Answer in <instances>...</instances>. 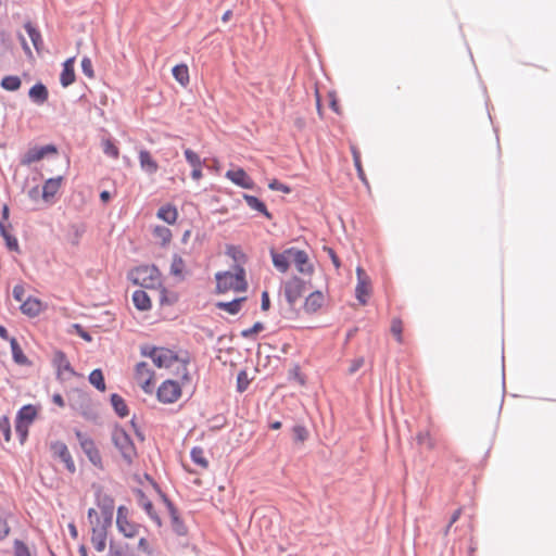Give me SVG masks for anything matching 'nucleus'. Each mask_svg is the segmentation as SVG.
Wrapping results in <instances>:
<instances>
[{
  "instance_id": "nucleus-30",
  "label": "nucleus",
  "mask_w": 556,
  "mask_h": 556,
  "mask_svg": "<svg viewBox=\"0 0 556 556\" xmlns=\"http://www.w3.org/2000/svg\"><path fill=\"white\" fill-rule=\"evenodd\" d=\"M243 199L250 208L262 213L268 219L271 218V214L267 211L266 205L258 198L250 194H243Z\"/></svg>"
},
{
  "instance_id": "nucleus-29",
  "label": "nucleus",
  "mask_w": 556,
  "mask_h": 556,
  "mask_svg": "<svg viewBox=\"0 0 556 556\" xmlns=\"http://www.w3.org/2000/svg\"><path fill=\"white\" fill-rule=\"evenodd\" d=\"M10 345H11L13 361L16 364L24 365V366L30 365V361L24 354L22 348L20 346V344L15 338L10 339Z\"/></svg>"
},
{
  "instance_id": "nucleus-12",
  "label": "nucleus",
  "mask_w": 556,
  "mask_h": 556,
  "mask_svg": "<svg viewBox=\"0 0 556 556\" xmlns=\"http://www.w3.org/2000/svg\"><path fill=\"white\" fill-rule=\"evenodd\" d=\"M50 451H51L53 457H56L64 463L66 469L71 473L75 472V470H76L75 463H74L72 455L64 442L55 441V442L51 443Z\"/></svg>"
},
{
  "instance_id": "nucleus-35",
  "label": "nucleus",
  "mask_w": 556,
  "mask_h": 556,
  "mask_svg": "<svg viewBox=\"0 0 556 556\" xmlns=\"http://www.w3.org/2000/svg\"><path fill=\"white\" fill-rule=\"evenodd\" d=\"M132 546L137 556H153L152 543L146 538H140L138 543Z\"/></svg>"
},
{
  "instance_id": "nucleus-22",
  "label": "nucleus",
  "mask_w": 556,
  "mask_h": 556,
  "mask_svg": "<svg viewBox=\"0 0 556 556\" xmlns=\"http://www.w3.org/2000/svg\"><path fill=\"white\" fill-rule=\"evenodd\" d=\"M75 58H70L63 63V68L60 75V83L63 87H68L75 81Z\"/></svg>"
},
{
  "instance_id": "nucleus-14",
  "label": "nucleus",
  "mask_w": 556,
  "mask_h": 556,
  "mask_svg": "<svg viewBox=\"0 0 556 556\" xmlns=\"http://www.w3.org/2000/svg\"><path fill=\"white\" fill-rule=\"evenodd\" d=\"M292 262L294 263L298 271L304 275H311L314 271V266L309 262L308 255L305 251L296 248H290Z\"/></svg>"
},
{
  "instance_id": "nucleus-41",
  "label": "nucleus",
  "mask_w": 556,
  "mask_h": 556,
  "mask_svg": "<svg viewBox=\"0 0 556 556\" xmlns=\"http://www.w3.org/2000/svg\"><path fill=\"white\" fill-rule=\"evenodd\" d=\"M416 441L418 445H425L428 450H433L435 443L429 431H420L416 435Z\"/></svg>"
},
{
  "instance_id": "nucleus-52",
  "label": "nucleus",
  "mask_w": 556,
  "mask_h": 556,
  "mask_svg": "<svg viewBox=\"0 0 556 556\" xmlns=\"http://www.w3.org/2000/svg\"><path fill=\"white\" fill-rule=\"evenodd\" d=\"M81 71L88 78L94 77L92 62L87 56L81 60Z\"/></svg>"
},
{
  "instance_id": "nucleus-16",
  "label": "nucleus",
  "mask_w": 556,
  "mask_h": 556,
  "mask_svg": "<svg viewBox=\"0 0 556 556\" xmlns=\"http://www.w3.org/2000/svg\"><path fill=\"white\" fill-rule=\"evenodd\" d=\"M226 178L243 189H253L255 186L253 179L245 173L243 168L227 170Z\"/></svg>"
},
{
  "instance_id": "nucleus-25",
  "label": "nucleus",
  "mask_w": 556,
  "mask_h": 556,
  "mask_svg": "<svg viewBox=\"0 0 556 556\" xmlns=\"http://www.w3.org/2000/svg\"><path fill=\"white\" fill-rule=\"evenodd\" d=\"M28 96L33 102L40 105L48 100L49 93L47 87L38 83L29 89Z\"/></svg>"
},
{
  "instance_id": "nucleus-9",
  "label": "nucleus",
  "mask_w": 556,
  "mask_h": 556,
  "mask_svg": "<svg viewBox=\"0 0 556 556\" xmlns=\"http://www.w3.org/2000/svg\"><path fill=\"white\" fill-rule=\"evenodd\" d=\"M52 364L56 371V378L61 381H67L77 376L65 353L62 351L53 353Z\"/></svg>"
},
{
  "instance_id": "nucleus-28",
  "label": "nucleus",
  "mask_w": 556,
  "mask_h": 556,
  "mask_svg": "<svg viewBox=\"0 0 556 556\" xmlns=\"http://www.w3.org/2000/svg\"><path fill=\"white\" fill-rule=\"evenodd\" d=\"M24 28L27 31L34 48L37 52H41L43 47V41L40 31L33 25L31 22H26L24 24Z\"/></svg>"
},
{
  "instance_id": "nucleus-44",
  "label": "nucleus",
  "mask_w": 556,
  "mask_h": 556,
  "mask_svg": "<svg viewBox=\"0 0 556 556\" xmlns=\"http://www.w3.org/2000/svg\"><path fill=\"white\" fill-rule=\"evenodd\" d=\"M391 332L395 337L396 341L403 343V321L400 318H393L391 323Z\"/></svg>"
},
{
  "instance_id": "nucleus-60",
  "label": "nucleus",
  "mask_w": 556,
  "mask_h": 556,
  "mask_svg": "<svg viewBox=\"0 0 556 556\" xmlns=\"http://www.w3.org/2000/svg\"><path fill=\"white\" fill-rule=\"evenodd\" d=\"M460 515H462V509L460 508L456 509L453 513V515L451 516L450 522H448V525L446 527L445 534H447V532L451 529V527L459 519Z\"/></svg>"
},
{
  "instance_id": "nucleus-37",
  "label": "nucleus",
  "mask_w": 556,
  "mask_h": 556,
  "mask_svg": "<svg viewBox=\"0 0 556 556\" xmlns=\"http://www.w3.org/2000/svg\"><path fill=\"white\" fill-rule=\"evenodd\" d=\"M111 403L118 416L126 417L128 415L127 404L122 396H119L118 394H112Z\"/></svg>"
},
{
  "instance_id": "nucleus-11",
  "label": "nucleus",
  "mask_w": 556,
  "mask_h": 556,
  "mask_svg": "<svg viewBox=\"0 0 556 556\" xmlns=\"http://www.w3.org/2000/svg\"><path fill=\"white\" fill-rule=\"evenodd\" d=\"M357 285L355 288L356 299L361 304L365 305L371 294V281L366 271L362 267L356 268Z\"/></svg>"
},
{
  "instance_id": "nucleus-46",
  "label": "nucleus",
  "mask_w": 556,
  "mask_h": 556,
  "mask_svg": "<svg viewBox=\"0 0 556 556\" xmlns=\"http://www.w3.org/2000/svg\"><path fill=\"white\" fill-rule=\"evenodd\" d=\"M185 157L192 168L202 167V161L200 156L191 149L185 150Z\"/></svg>"
},
{
  "instance_id": "nucleus-18",
  "label": "nucleus",
  "mask_w": 556,
  "mask_h": 556,
  "mask_svg": "<svg viewBox=\"0 0 556 556\" xmlns=\"http://www.w3.org/2000/svg\"><path fill=\"white\" fill-rule=\"evenodd\" d=\"M138 160L141 169L147 174L153 175L159 170V164L150 151L146 149L139 150Z\"/></svg>"
},
{
  "instance_id": "nucleus-31",
  "label": "nucleus",
  "mask_w": 556,
  "mask_h": 556,
  "mask_svg": "<svg viewBox=\"0 0 556 556\" xmlns=\"http://www.w3.org/2000/svg\"><path fill=\"white\" fill-rule=\"evenodd\" d=\"M36 416V407L33 405H25L17 412L16 420L23 421V424H27L30 426V424L35 420Z\"/></svg>"
},
{
  "instance_id": "nucleus-33",
  "label": "nucleus",
  "mask_w": 556,
  "mask_h": 556,
  "mask_svg": "<svg viewBox=\"0 0 556 556\" xmlns=\"http://www.w3.org/2000/svg\"><path fill=\"white\" fill-rule=\"evenodd\" d=\"M135 306L140 311H146L151 307V300L148 293L143 290H137L132 294Z\"/></svg>"
},
{
  "instance_id": "nucleus-2",
  "label": "nucleus",
  "mask_w": 556,
  "mask_h": 556,
  "mask_svg": "<svg viewBox=\"0 0 556 556\" xmlns=\"http://www.w3.org/2000/svg\"><path fill=\"white\" fill-rule=\"evenodd\" d=\"M215 278L218 293H226L228 291L239 292L247 289L244 268L233 269V271L217 273Z\"/></svg>"
},
{
  "instance_id": "nucleus-49",
  "label": "nucleus",
  "mask_w": 556,
  "mask_h": 556,
  "mask_svg": "<svg viewBox=\"0 0 556 556\" xmlns=\"http://www.w3.org/2000/svg\"><path fill=\"white\" fill-rule=\"evenodd\" d=\"M250 384V380L248 378V374L245 371H240L237 377V390L239 392H243L248 389Z\"/></svg>"
},
{
  "instance_id": "nucleus-20",
  "label": "nucleus",
  "mask_w": 556,
  "mask_h": 556,
  "mask_svg": "<svg viewBox=\"0 0 556 556\" xmlns=\"http://www.w3.org/2000/svg\"><path fill=\"white\" fill-rule=\"evenodd\" d=\"M62 180L63 178L61 176L46 180L42 187V199L45 202H52L62 186Z\"/></svg>"
},
{
  "instance_id": "nucleus-47",
  "label": "nucleus",
  "mask_w": 556,
  "mask_h": 556,
  "mask_svg": "<svg viewBox=\"0 0 556 556\" xmlns=\"http://www.w3.org/2000/svg\"><path fill=\"white\" fill-rule=\"evenodd\" d=\"M0 432L2 433L5 442L11 441V425L7 416H2L0 418Z\"/></svg>"
},
{
  "instance_id": "nucleus-58",
  "label": "nucleus",
  "mask_w": 556,
  "mask_h": 556,
  "mask_svg": "<svg viewBox=\"0 0 556 556\" xmlns=\"http://www.w3.org/2000/svg\"><path fill=\"white\" fill-rule=\"evenodd\" d=\"M364 365V358L358 357L351 362V365L349 367V374L353 375L362 366Z\"/></svg>"
},
{
  "instance_id": "nucleus-13",
  "label": "nucleus",
  "mask_w": 556,
  "mask_h": 556,
  "mask_svg": "<svg viewBox=\"0 0 556 556\" xmlns=\"http://www.w3.org/2000/svg\"><path fill=\"white\" fill-rule=\"evenodd\" d=\"M305 282L298 277H292L285 285V295L289 304L293 305L304 293Z\"/></svg>"
},
{
  "instance_id": "nucleus-6",
  "label": "nucleus",
  "mask_w": 556,
  "mask_h": 556,
  "mask_svg": "<svg viewBox=\"0 0 556 556\" xmlns=\"http://www.w3.org/2000/svg\"><path fill=\"white\" fill-rule=\"evenodd\" d=\"M112 441L119 450L124 459L127 463H131L136 456V448L129 434L123 428L116 427L112 432Z\"/></svg>"
},
{
  "instance_id": "nucleus-39",
  "label": "nucleus",
  "mask_w": 556,
  "mask_h": 556,
  "mask_svg": "<svg viewBox=\"0 0 556 556\" xmlns=\"http://www.w3.org/2000/svg\"><path fill=\"white\" fill-rule=\"evenodd\" d=\"M89 381L99 391L103 392L105 390L104 376L101 369L92 370L89 375Z\"/></svg>"
},
{
  "instance_id": "nucleus-59",
  "label": "nucleus",
  "mask_w": 556,
  "mask_h": 556,
  "mask_svg": "<svg viewBox=\"0 0 556 556\" xmlns=\"http://www.w3.org/2000/svg\"><path fill=\"white\" fill-rule=\"evenodd\" d=\"M74 328L76 330V333L85 341L90 342L92 340L91 336L80 325L76 324L74 325Z\"/></svg>"
},
{
  "instance_id": "nucleus-4",
  "label": "nucleus",
  "mask_w": 556,
  "mask_h": 556,
  "mask_svg": "<svg viewBox=\"0 0 556 556\" xmlns=\"http://www.w3.org/2000/svg\"><path fill=\"white\" fill-rule=\"evenodd\" d=\"M134 379L146 394H152L155 387V374L146 362L135 366Z\"/></svg>"
},
{
  "instance_id": "nucleus-23",
  "label": "nucleus",
  "mask_w": 556,
  "mask_h": 556,
  "mask_svg": "<svg viewBox=\"0 0 556 556\" xmlns=\"http://www.w3.org/2000/svg\"><path fill=\"white\" fill-rule=\"evenodd\" d=\"M226 255L233 261V269L243 268V265L247 263V255L238 245H227Z\"/></svg>"
},
{
  "instance_id": "nucleus-5",
  "label": "nucleus",
  "mask_w": 556,
  "mask_h": 556,
  "mask_svg": "<svg viewBox=\"0 0 556 556\" xmlns=\"http://www.w3.org/2000/svg\"><path fill=\"white\" fill-rule=\"evenodd\" d=\"M132 281L143 288L155 289L160 285V273L154 266H139L131 273Z\"/></svg>"
},
{
  "instance_id": "nucleus-57",
  "label": "nucleus",
  "mask_w": 556,
  "mask_h": 556,
  "mask_svg": "<svg viewBox=\"0 0 556 556\" xmlns=\"http://www.w3.org/2000/svg\"><path fill=\"white\" fill-rule=\"evenodd\" d=\"M24 295H25V289L22 285H16L14 288H13V298L17 301V302H23L24 301Z\"/></svg>"
},
{
  "instance_id": "nucleus-26",
  "label": "nucleus",
  "mask_w": 556,
  "mask_h": 556,
  "mask_svg": "<svg viewBox=\"0 0 556 556\" xmlns=\"http://www.w3.org/2000/svg\"><path fill=\"white\" fill-rule=\"evenodd\" d=\"M156 216L165 223L173 225L178 218V211L174 205L166 204L159 208Z\"/></svg>"
},
{
  "instance_id": "nucleus-64",
  "label": "nucleus",
  "mask_w": 556,
  "mask_h": 556,
  "mask_svg": "<svg viewBox=\"0 0 556 556\" xmlns=\"http://www.w3.org/2000/svg\"><path fill=\"white\" fill-rule=\"evenodd\" d=\"M203 174H202V167H195V168H192V172H191V177L194 179V180H200L202 178Z\"/></svg>"
},
{
  "instance_id": "nucleus-45",
  "label": "nucleus",
  "mask_w": 556,
  "mask_h": 556,
  "mask_svg": "<svg viewBox=\"0 0 556 556\" xmlns=\"http://www.w3.org/2000/svg\"><path fill=\"white\" fill-rule=\"evenodd\" d=\"M102 148H103V152L106 155L111 156L112 159H117L119 156V150L112 140H110V139L103 140Z\"/></svg>"
},
{
  "instance_id": "nucleus-62",
  "label": "nucleus",
  "mask_w": 556,
  "mask_h": 556,
  "mask_svg": "<svg viewBox=\"0 0 556 556\" xmlns=\"http://www.w3.org/2000/svg\"><path fill=\"white\" fill-rule=\"evenodd\" d=\"M269 305H270V301H269L268 292L264 291L262 293V304H261L262 309L267 311L269 308Z\"/></svg>"
},
{
  "instance_id": "nucleus-50",
  "label": "nucleus",
  "mask_w": 556,
  "mask_h": 556,
  "mask_svg": "<svg viewBox=\"0 0 556 556\" xmlns=\"http://www.w3.org/2000/svg\"><path fill=\"white\" fill-rule=\"evenodd\" d=\"M353 161H354V165L357 169V174H358V177L362 179V181L364 182H367L366 181V177H365V173H364V169L362 167V162H361V155H359V152L356 151L355 149H353Z\"/></svg>"
},
{
  "instance_id": "nucleus-36",
  "label": "nucleus",
  "mask_w": 556,
  "mask_h": 556,
  "mask_svg": "<svg viewBox=\"0 0 556 556\" xmlns=\"http://www.w3.org/2000/svg\"><path fill=\"white\" fill-rule=\"evenodd\" d=\"M0 86L7 91H16L22 86V80L18 76L9 75L1 79Z\"/></svg>"
},
{
  "instance_id": "nucleus-40",
  "label": "nucleus",
  "mask_w": 556,
  "mask_h": 556,
  "mask_svg": "<svg viewBox=\"0 0 556 556\" xmlns=\"http://www.w3.org/2000/svg\"><path fill=\"white\" fill-rule=\"evenodd\" d=\"M191 459L203 469L208 467V462L205 458L203 448L201 447H193L191 450Z\"/></svg>"
},
{
  "instance_id": "nucleus-53",
  "label": "nucleus",
  "mask_w": 556,
  "mask_h": 556,
  "mask_svg": "<svg viewBox=\"0 0 556 556\" xmlns=\"http://www.w3.org/2000/svg\"><path fill=\"white\" fill-rule=\"evenodd\" d=\"M294 440L304 442L307 439V430L303 426H295L293 428Z\"/></svg>"
},
{
  "instance_id": "nucleus-61",
  "label": "nucleus",
  "mask_w": 556,
  "mask_h": 556,
  "mask_svg": "<svg viewBox=\"0 0 556 556\" xmlns=\"http://www.w3.org/2000/svg\"><path fill=\"white\" fill-rule=\"evenodd\" d=\"M10 528L5 520L0 518V540L4 539L9 534Z\"/></svg>"
},
{
  "instance_id": "nucleus-55",
  "label": "nucleus",
  "mask_w": 556,
  "mask_h": 556,
  "mask_svg": "<svg viewBox=\"0 0 556 556\" xmlns=\"http://www.w3.org/2000/svg\"><path fill=\"white\" fill-rule=\"evenodd\" d=\"M268 187L271 190L281 191L283 193H290L291 189L290 187L279 182L278 180L274 179L271 182H269Z\"/></svg>"
},
{
  "instance_id": "nucleus-43",
  "label": "nucleus",
  "mask_w": 556,
  "mask_h": 556,
  "mask_svg": "<svg viewBox=\"0 0 556 556\" xmlns=\"http://www.w3.org/2000/svg\"><path fill=\"white\" fill-rule=\"evenodd\" d=\"M169 509H170V516H172V522H173V528L175 530V532L179 535H184L186 534L187 532V529L186 527L184 526L182 521L179 519V517L177 516V511L174 507H172L169 505Z\"/></svg>"
},
{
  "instance_id": "nucleus-8",
  "label": "nucleus",
  "mask_w": 556,
  "mask_h": 556,
  "mask_svg": "<svg viewBox=\"0 0 556 556\" xmlns=\"http://www.w3.org/2000/svg\"><path fill=\"white\" fill-rule=\"evenodd\" d=\"M76 438L79 442L81 450L84 451L90 463L97 468H102V457L94 441L80 431H76Z\"/></svg>"
},
{
  "instance_id": "nucleus-63",
  "label": "nucleus",
  "mask_w": 556,
  "mask_h": 556,
  "mask_svg": "<svg viewBox=\"0 0 556 556\" xmlns=\"http://www.w3.org/2000/svg\"><path fill=\"white\" fill-rule=\"evenodd\" d=\"M325 250L328 252L333 265L339 268L340 267V261L334 251L331 248H325Z\"/></svg>"
},
{
  "instance_id": "nucleus-19",
  "label": "nucleus",
  "mask_w": 556,
  "mask_h": 556,
  "mask_svg": "<svg viewBox=\"0 0 556 556\" xmlns=\"http://www.w3.org/2000/svg\"><path fill=\"white\" fill-rule=\"evenodd\" d=\"M290 252V248L285 250L281 253L276 252L275 250H270V256L273 260V264L277 270L280 273H287L290 267V262L292 261V256Z\"/></svg>"
},
{
  "instance_id": "nucleus-7",
  "label": "nucleus",
  "mask_w": 556,
  "mask_h": 556,
  "mask_svg": "<svg viewBox=\"0 0 556 556\" xmlns=\"http://www.w3.org/2000/svg\"><path fill=\"white\" fill-rule=\"evenodd\" d=\"M156 397L163 404H173L181 397V387L175 380H165L157 388Z\"/></svg>"
},
{
  "instance_id": "nucleus-17",
  "label": "nucleus",
  "mask_w": 556,
  "mask_h": 556,
  "mask_svg": "<svg viewBox=\"0 0 556 556\" xmlns=\"http://www.w3.org/2000/svg\"><path fill=\"white\" fill-rule=\"evenodd\" d=\"M325 304V295L321 291H314L306 296L303 309L307 314H315L321 309Z\"/></svg>"
},
{
  "instance_id": "nucleus-24",
  "label": "nucleus",
  "mask_w": 556,
  "mask_h": 556,
  "mask_svg": "<svg viewBox=\"0 0 556 556\" xmlns=\"http://www.w3.org/2000/svg\"><path fill=\"white\" fill-rule=\"evenodd\" d=\"M152 236L159 244L166 247L170 243L173 233L168 227L156 225L152 229Z\"/></svg>"
},
{
  "instance_id": "nucleus-42",
  "label": "nucleus",
  "mask_w": 556,
  "mask_h": 556,
  "mask_svg": "<svg viewBox=\"0 0 556 556\" xmlns=\"http://www.w3.org/2000/svg\"><path fill=\"white\" fill-rule=\"evenodd\" d=\"M185 269V261L179 255H174L170 264V274L181 277Z\"/></svg>"
},
{
  "instance_id": "nucleus-48",
  "label": "nucleus",
  "mask_w": 556,
  "mask_h": 556,
  "mask_svg": "<svg viewBox=\"0 0 556 556\" xmlns=\"http://www.w3.org/2000/svg\"><path fill=\"white\" fill-rule=\"evenodd\" d=\"M29 425L23 424V421L15 420V431L18 435L20 442L23 444L28 435Z\"/></svg>"
},
{
  "instance_id": "nucleus-1",
  "label": "nucleus",
  "mask_w": 556,
  "mask_h": 556,
  "mask_svg": "<svg viewBox=\"0 0 556 556\" xmlns=\"http://www.w3.org/2000/svg\"><path fill=\"white\" fill-rule=\"evenodd\" d=\"M113 517V503L111 502L108 507H102L100 510L89 508L88 520L91 529L90 541L93 548L98 553L105 551L108 545L109 529L112 525Z\"/></svg>"
},
{
  "instance_id": "nucleus-10",
  "label": "nucleus",
  "mask_w": 556,
  "mask_h": 556,
  "mask_svg": "<svg viewBox=\"0 0 556 556\" xmlns=\"http://www.w3.org/2000/svg\"><path fill=\"white\" fill-rule=\"evenodd\" d=\"M116 526L118 531L127 538H135L140 531V526L129 519L128 509L124 506L117 509Z\"/></svg>"
},
{
  "instance_id": "nucleus-34",
  "label": "nucleus",
  "mask_w": 556,
  "mask_h": 556,
  "mask_svg": "<svg viewBox=\"0 0 556 556\" xmlns=\"http://www.w3.org/2000/svg\"><path fill=\"white\" fill-rule=\"evenodd\" d=\"M174 78L182 86L186 87L189 84V68L186 64H178L173 67Z\"/></svg>"
},
{
  "instance_id": "nucleus-51",
  "label": "nucleus",
  "mask_w": 556,
  "mask_h": 556,
  "mask_svg": "<svg viewBox=\"0 0 556 556\" xmlns=\"http://www.w3.org/2000/svg\"><path fill=\"white\" fill-rule=\"evenodd\" d=\"M264 329V325L260 321L255 323L251 328L244 329L241 332L243 338H251Z\"/></svg>"
},
{
  "instance_id": "nucleus-32",
  "label": "nucleus",
  "mask_w": 556,
  "mask_h": 556,
  "mask_svg": "<svg viewBox=\"0 0 556 556\" xmlns=\"http://www.w3.org/2000/svg\"><path fill=\"white\" fill-rule=\"evenodd\" d=\"M245 301V298H238L230 302H218L216 303V307L225 311L231 315H236L240 312L242 303Z\"/></svg>"
},
{
  "instance_id": "nucleus-27",
  "label": "nucleus",
  "mask_w": 556,
  "mask_h": 556,
  "mask_svg": "<svg viewBox=\"0 0 556 556\" xmlns=\"http://www.w3.org/2000/svg\"><path fill=\"white\" fill-rule=\"evenodd\" d=\"M109 556H137V554L132 545L111 542Z\"/></svg>"
},
{
  "instance_id": "nucleus-21",
  "label": "nucleus",
  "mask_w": 556,
  "mask_h": 556,
  "mask_svg": "<svg viewBox=\"0 0 556 556\" xmlns=\"http://www.w3.org/2000/svg\"><path fill=\"white\" fill-rule=\"evenodd\" d=\"M43 308L42 302L36 298H27L21 304V311L24 315L28 317L38 316Z\"/></svg>"
},
{
  "instance_id": "nucleus-15",
  "label": "nucleus",
  "mask_w": 556,
  "mask_h": 556,
  "mask_svg": "<svg viewBox=\"0 0 556 556\" xmlns=\"http://www.w3.org/2000/svg\"><path fill=\"white\" fill-rule=\"evenodd\" d=\"M55 153H56V148L53 144H48L45 147H35V148L29 149L25 153L22 163L25 165H29L34 162H38V161L42 160L48 154H55Z\"/></svg>"
},
{
  "instance_id": "nucleus-56",
  "label": "nucleus",
  "mask_w": 556,
  "mask_h": 556,
  "mask_svg": "<svg viewBox=\"0 0 556 556\" xmlns=\"http://www.w3.org/2000/svg\"><path fill=\"white\" fill-rule=\"evenodd\" d=\"M143 508L148 513V515L160 526L161 525V520H160V518L154 513L153 504L148 501V502H146L143 504Z\"/></svg>"
},
{
  "instance_id": "nucleus-54",
  "label": "nucleus",
  "mask_w": 556,
  "mask_h": 556,
  "mask_svg": "<svg viewBox=\"0 0 556 556\" xmlns=\"http://www.w3.org/2000/svg\"><path fill=\"white\" fill-rule=\"evenodd\" d=\"M14 553L15 556H31L28 547L20 541H16L14 544Z\"/></svg>"
},
{
  "instance_id": "nucleus-38",
  "label": "nucleus",
  "mask_w": 556,
  "mask_h": 556,
  "mask_svg": "<svg viewBox=\"0 0 556 556\" xmlns=\"http://www.w3.org/2000/svg\"><path fill=\"white\" fill-rule=\"evenodd\" d=\"M0 233L4 238L7 247L11 251H17L18 250L17 239L10 233V231L5 227V224L2 220H0Z\"/></svg>"
},
{
  "instance_id": "nucleus-3",
  "label": "nucleus",
  "mask_w": 556,
  "mask_h": 556,
  "mask_svg": "<svg viewBox=\"0 0 556 556\" xmlns=\"http://www.w3.org/2000/svg\"><path fill=\"white\" fill-rule=\"evenodd\" d=\"M141 354L150 357L159 368H168L179 361L178 355L166 348L144 346Z\"/></svg>"
}]
</instances>
